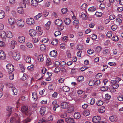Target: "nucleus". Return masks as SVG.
I'll return each instance as SVG.
<instances>
[{
	"label": "nucleus",
	"mask_w": 123,
	"mask_h": 123,
	"mask_svg": "<svg viewBox=\"0 0 123 123\" xmlns=\"http://www.w3.org/2000/svg\"><path fill=\"white\" fill-rule=\"evenodd\" d=\"M28 110V107L25 106H22L21 109V111L22 113L25 114H26Z\"/></svg>",
	"instance_id": "8"
},
{
	"label": "nucleus",
	"mask_w": 123,
	"mask_h": 123,
	"mask_svg": "<svg viewBox=\"0 0 123 123\" xmlns=\"http://www.w3.org/2000/svg\"><path fill=\"white\" fill-rule=\"evenodd\" d=\"M102 14V13L101 12H96L95 13V15L97 17H101Z\"/></svg>",
	"instance_id": "60"
},
{
	"label": "nucleus",
	"mask_w": 123,
	"mask_h": 123,
	"mask_svg": "<svg viewBox=\"0 0 123 123\" xmlns=\"http://www.w3.org/2000/svg\"><path fill=\"white\" fill-rule=\"evenodd\" d=\"M74 110V107L73 106L70 107L69 109L68 110V112L70 113L73 112Z\"/></svg>",
	"instance_id": "52"
},
{
	"label": "nucleus",
	"mask_w": 123,
	"mask_h": 123,
	"mask_svg": "<svg viewBox=\"0 0 123 123\" xmlns=\"http://www.w3.org/2000/svg\"><path fill=\"white\" fill-rule=\"evenodd\" d=\"M42 15V14L41 13H39L37 15L34 17V18L36 20H38Z\"/></svg>",
	"instance_id": "36"
},
{
	"label": "nucleus",
	"mask_w": 123,
	"mask_h": 123,
	"mask_svg": "<svg viewBox=\"0 0 123 123\" xmlns=\"http://www.w3.org/2000/svg\"><path fill=\"white\" fill-rule=\"evenodd\" d=\"M65 121L68 123H71L74 121V118L71 117H68L65 119Z\"/></svg>",
	"instance_id": "15"
},
{
	"label": "nucleus",
	"mask_w": 123,
	"mask_h": 123,
	"mask_svg": "<svg viewBox=\"0 0 123 123\" xmlns=\"http://www.w3.org/2000/svg\"><path fill=\"white\" fill-rule=\"evenodd\" d=\"M0 35L1 37L3 39V40L5 41L6 40V33L4 31H1L0 32Z\"/></svg>",
	"instance_id": "12"
},
{
	"label": "nucleus",
	"mask_w": 123,
	"mask_h": 123,
	"mask_svg": "<svg viewBox=\"0 0 123 123\" xmlns=\"http://www.w3.org/2000/svg\"><path fill=\"white\" fill-rule=\"evenodd\" d=\"M46 108L45 107H41L40 110V113L42 115H44L46 111Z\"/></svg>",
	"instance_id": "21"
},
{
	"label": "nucleus",
	"mask_w": 123,
	"mask_h": 123,
	"mask_svg": "<svg viewBox=\"0 0 123 123\" xmlns=\"http://www.w3.org/2000/svg\"><path fill=\"white\" fill-rule=\"evenodd\" d=\"M83 114L86 116H88L90 114V111L88 110H86L83 112Z\"/></svg>",
	"instance_id": "35"
},
{
	"label": "nucleus",
	"mask_w": 123,
	"mask_h": 123,
	"mask_svg": "<svg viewBox=\"0 0 123 123\" xmlns=\"http://www.w3.org/2000/svg\"><path fill=\"white\" fill-rule=\"evenodd\" d=\"M31 58L29 57H27L26 59V62L28 63H31Z\"/></svg>",
	"instance_id": "50"
},
{
	"label": "nucleus",
	"mask_w": 123,
	"mask_h": 123,
	"mask_svg": "<svg viewBox=\"0 0 123 123\" xmlns=\"http://www.w3.org/2000/svg\"><path fill=\"white\" fill-rule=\"evenodd\" d=\"M12 56L14 59L16 60H18L20 58V54L18 52H13Z\"/></svg>",
	"instance_id": "2"
},
{
	"label": "nucleus",
	"mask_w": 123,
	"mask_h": 123,
	"mask_svg": "<svg viewBox=\"0 0 123 123\" xmlns=\"http://www.w3.org/2000/svg\"><path fill=\"white\" fill-rule=\"evenodd\" d=\"M81 17L83 19L86 20L87 18V16L86 14L83 12H82L81 13Z\"/></svg>",
	"instance_id": "38"
},
{
	"label": "nucleus",
	"mask_w": 123,
	"mask_h": 123,
	"mask_svg": "<svg viewBox=\"0 0 123 123\" xmlns=\"http://www.w3.org/2000/svg\"><path fill=\"white\" fill-rule=\"evenodd\" d=\"M116 21L117 23H118L119 24H120L122 22L121 20L119 18H116Z\"/></svg>",
	"instance_id": "57"
},
{
	"label": "nucleus",
	"mask_w": 123,
	"mask_h": 123,
	"mask_svg": "<svg viewBox=\"0 0 123 123\" xmlns=\"http://www.w3.org/2000/svg\"><path fill=\"white\" fill-rule=\"evenodd\" d=\"M89 55L92 54L94 52V51L92 49L88 50L87 51Z\"/></svg>",
	"instance_id": "62"
},
{
	"label": "nucleus",
	"mask_w": 123,
	"mask_h": 123,
	"mask_svg": "<svg viewBox=\"0 0 123 123\" xmlns=\"http://www.w3.org/2000/svg\"><path fill=\"white\" fill-rule=\"evenodd\" d=\"M79 23V21L78 20H75L73 22V24L74 25L76 26V28L78 29L79 27L77 26Z\"/></svg>",
	"instance_id": "27"
},
{
	"label": "nucleus",
	"mask_w": 123,
	"mask_h": 123,
	"mask_svg": "<svg viewBox=\"0 0 123 123\" xmlns=\"http://www.w3.org/2000/svg\"><path fill=\"white\" fill-rule=\"evenodd\" d=\"M5 16V14L2 10H0V19L3 18Z\"/></svg>",
	"instance_id": "28"
},
{
	"label": "nucleus",
	"mask_w": 123,
	"mask_h": 123,
	"mask_svg": "<svg viewBox=\"0 0 123 123\" xmlns=\"http://www.w3.org/2000/svg\"><path fill=\"white\" fill-rule=\"evenodd\" d=\"M51 43L53 45H56L58 43V40L55 39H53L52 40Z\"/></svg>",
	"instance_id": "42"
},
{
	"label": "nucleus",
	"mask_w": 123,
	"mask_h": 123,
	"mask_svg": "<svg viewBox=\"0 0 123 123\" xmlns=\"http://www.w3.org/2000/svg\"><path fill=\"white\" fill-rule=\"evenodd\" d=\"M61 71V68L60 67H57L54 70L55 72L58 73Z\"/></svg>",
	"instance_id": "51"
},
{
	"label": "nucleus",
	"mask_w": 123,
	"mask_h": 123,
	"mask_svg": "<svg viewBox=\"0 0 123 123\" xmlns=\"http://www.w3.org/2000/svg\"><path fill=\"white\" fill-rule=\"evenodd\" d=\"M26 21L27 24L30 25H32L34 24V19L31 18H27L26 20Z\"/></svg>",
	"instance_id": "6"
},
{
	"label": "nucleus",
	"mask_w": 123,
	"mask_h": 123,
	"mask_svg": "<svg viewBox=\"0 0 123 123\" xmlns=\"http://www.w3.org/2000/svg\"><path fill=\"white\" fill-rule=\"evenodd\" d=\"M81 117L80 114L79 112H77L74 113V117L75 119H78Z\"/></svg>",
	"instance_id": "23"
},
{
	"label": "nucleus",
	"mask_w": 123,
	"mask_h": 123,
	"mask_svg": "<svg viewBox=\"0 0 123 123\" xmlns=\"http://www.w3.org/2000/svg\"><path fill=\"white\" fill-rule=\"evenodd\" d=\"M117 28V26L116 25H114L111 26V28L113 31H115Z\"/></svg>",
	"instance_id": "63"
},
{
	"label": "nucleus",
	"mask_w": 123,
	"mask_h": 123,
	"mask_svg": "<svg viewBox=\"0 0 123 123\" xmlns=\"http://www.w3.org/2000/svg\"><path fill=\"white\" fill-rule=\"evenodd\" d=\"M32 98H33L34 99L36 100L37 99V94L35 92H33L32 94Z\"/></svg>",
	"instance_id": "39"
},
{
	"label": "nucleus",
	"mask_w": 123,
	"mask_h": 123,
	"mask_svg": "<svg viewBox=\"0 0 123 123\" xmlns=\"http://www.w3.org/2000/svg\"><path fill=\"white\" fill-rule=\"evenodd\" d=\"M52 104L56 107H58L59 106V105L57 104V101L55 100L52 102Z\"/></svg>",
	"instance_id": "46"
},
{
	"label": "nucleus",
	"mask_w": 123,
	"mask_h": 123,
	"mask_svg": "<svg viewBox=\"0 0 123 123\" xmlns=\"http://www.w3.org/2000/svg\"><path fill=\"white\" fill-rule=\"evenodd\" d=\"M119 38L117 36H114L113 37V41H118Z\"/></svg>",
	"instance_id": "56"
},
{
	"label": "nucleus",
	"mask_w": 123,
	"mask_h": 123,
	"mask_svg": "<svg viewBox=\"0 0 123 123\" xmlns=\"http://www.w3.org/2000/svg\"><path fill=\"white\" fill-rule=\"evenodd\" d=\"M13 37L12 33L10 31H7L6 32V37L11 38Z\"/></svg>",
	"instance_id": "16"
},
{
	"label": "nucleus",
	"mask_w": 123,
	"mask_h": 123,
	"mask_svg": "<svg viewBox=\"0 0 123 123\" xmlns=\"http://www.w3.org/2000/svg\"><path fill=\"white\" fill-rule=\"evenodd\" d=\"M9 23L11 25H14L15 22V19L13 18H10L8 19Z\"/></svg>",
	"instance_id": "14"
},
{
	"label": "nucleus",
	"mask_w": 123,
	"mask_h": 123,
	"mask_svg": "<svg viewBox=\"0 0 123 123\" xmlns=\"http://www.w3.org/2000/svg\"><path fill=\"white\" fill-rule=\"evenodd\" d=\"M112 33L111 31H108L107 33L106 36L108 38L111 37L112 36Z\"/></svg>",
	"instance_id": "47"
},
{
	"label": "nucleus",
	"mask_w": 123,
	"mask_h": 123,
	"mask_svg": "<svg viewBox=\"0 0 123 123\" xmlns=\"http://www.w3.org/2000/svg\"><path fill=\"white\" fill-rule=\"evenodd\" d=\"M95 99L93 98H92L90 100V104L92 105L94 104L95 102Z\"/></svg>",
	"instance_id": "64"
},
{
	"label": "nucleus",
	"mask_w": 123,
	"mask_h": 123,
	"mask_svg": "<svg viewBox=\"0 0 123 123\" xmlns=\"http://www.w3.org/2000/svg\"><path fill=\"white\" fill-rule=\"evenodd\" d=\"M84 78L83 76H80L78 78L77 80L78 81L81 82L84 80Z\"/></svg>",
	"instance_id": "44"
},
{
	"label": "nucleus",
	"mask_w": 123,
	"mask_h": 123,
	"mask_svg": "<svg viewBox=\"0 0 123 123\" xmlns=\"http://www.w3.org/2000/svg\"><path fill=\"white\" fill-rule=\"evenodd\" d=\"M46 63L47 65H49L52 64V62L51 61L50 59L49 58L47 59Z\"/></svg>",
	"instance_id": "45"
},
{
	"label": "nucleus",
	"mask_w": 123,
	"mask_h": 123,
	"mask_svg": "<svg viewBox=\"0 0 123 123\" xmlns=\"http://www.w3.org/2000/svg\"><path fill=\"white\" fill-rule=\"evenodd\" d=\"M103 102L101 100H99L96 102L97 105L98 106H101L103 104Z\"/></svg>",
	"instance_id": "41"
},
{
	"label": "nucleus",
	"mask_w": 123,
	"mask_h": 123,
	"mask_svg": "<svg viewBox=\"0 0 123 123\" xmlns=\"http://www.w3.org/2000/svg\"><path fill=\"white\" fill-rule=\"evenodd\" d=\"M57 52L56 51L54 50L50 52V55L52 57H55L57 55Z\"/></svg>",
	"instance_id": "11"
},
{
	"label": "nucleus",
	"mask_w": 123,
	"mask_h": 123,
	"mask_svg": "<svg viewBox=\"0 0 123 123\" xmlns=\"http://www.w3.org/2000/svg\"><path fill=\"white\" fill-rule=\"evenodd\" d=\"M31 120L29 118H27L23 121V123H27L30 122Z\"/></svg>",
	"instance_id": "59"
},
{
	"label": "nucleus",
	"mask_w": 123,
	"mask_h": 123,
	"mask_svg": "<svg viewBox=\"0 0 123 123\" xmlns=\"http://www.w3.org/2000/svg\"><path fill=\"white\" fill-rule=\"evenodd\" d=\"M12 108V107H10L7 108L6 109V110L7 111V112L8 113L7 115L8 116V117L10 116L11 114V113Z\"/></svg>",
	"instance_id": "29"
},
{
	"label": "nucleus",
	"mask_w": 123,
	"mask_h": 123,
	"mask_svg": "<svg viewBox=\"0 0 123 123\" xmlns=\"http://www.w3.org/2000/svg\"><path fill=\"white\" fill-rule=\"evenodd\" d=\"M92 120L94 123L99 122L101 120V118L99 116H95L93 117Z\"/></svg>",
	"instance_id": "5"
},
{
	"label": "nucleus",
	"mask_w": 123,
	"mask_h": 123,
	"mask_svg": "<svg viewBox=\"0 0 123 123\" xmlns=\"http://www.w3.org/2000/svg\"><path fill=\"white\" fill-rule=\"evenodd\" d=\"M105 110V108L103 106H102L100 107L98 111L99 113H103L104 112Z\"/></svg>",
	"instance_id": "30"
},
{
	"label": "nucleus",
	"mask_w": 123,
	"mask_h": 123,
	"mask_svg": "<svg viewBox=\"0 0 123 123\" xmlns=\"http://www.w3.org/2000/svg\"><path fill=\"white\" fill-rule=\"evenodd\" d=\"M110 120L112 122L116 121L117 120V118L116 116H111L109 117Z\"/></svg>",
	"instance_id": "20"
},
{
	"label": "nucleus",
	"mask_w": 123,
	"mask_h": 123,
	"mask_svg": "<svg viewBox=\"0 0 123 123\" xmlns=\"http://www.w3.org/2000/svg\"><path fill=\"white\" fill-rule=\"evenodd\" d=\"M63 89L64 91L66 92L69 91L70 90V88L66 86H64L63 87Z\"/></svg>",
	"instance_id": "31"
},
{
	"label": "nucleus",
	"mask_w": 123,
	"mask_h": 123,
	"mask_svg": "<svg viewBox=\"0 0 123 123\" xmlns=\"http://www.w3.org/2000/svg\"><path fill=\"white\" fill-rule=\"evenodd\" d=\"M26 4L23 1L21 2L20 3V5L21 6V7L23 8H25L26 7Z\"/></svg>",
	"instance_id": "40"
},
{
	"label": "nucleus",
	"mask_w": 123,
	"mask_h": 123,
	"mask_svg": "<svg viewBox=\"0 0 123 123\" xmlns=\"http://www.w3.org/2000/svg\"><path fill=\"white\" fill-rule=\"evenodd\" d=\"M26 46L28 48H31L33 47L32 44L30 42H27L26 44Z\"/></svg>",
	"instance_id": "43"
},
{
	"label": "nucleus",
	"mask_w": 123,
	"mask_h": 123,
	"mask_svg": "<svg viewBox=\"0 0 123 123\" xmlns=\"http://www.w3.org/2000/svg\"><path fill=\"white\" fill-rule=\"evenodd\" d=\"M34 68V66L33 65H31L27 67V69L30 71L33 70Z\"/></svg>",
	"instance_id": "53"
},
{
	"label": "nucleus",
	"mask_w": 123,
	"mask_h": 123,
	"mask_svg": "<svg viewBox=\"0 0 123 123\" xmlns=\"http://www.w3.org/2000/svg\"><path fill=\"white\" fill-rule=\"evenodd\" d=\"M23 8L21 7H18L17 9L18 12L19 14H23L24 13V10Z\"/></svg>",
	"instance_id": "24"
},
{
	"label": "nucleus",
	"mask_w": 123,
	"mask_h": 123,
	"mask_svg": "<svg viewBox=\"0 0 123 123\" xmlns=\"http://www.w3.org/2000/svg\"><path fill=\"white\" fill-rule=\"evenodd\" d=\"M61 107L63 109H66L69 107V105L67 103L64 102L62 103L61 104Z\"/></svg>",
	"instance_id": "18"
},
{
	"label": "nucleus",
	"mask_w": 123,
	"mask_h": 123,
	"mask_svg": "<svg viewBox=\"0 0 123 123\" xmlns=\"http://www.w3.org/2000/svg\"><path fill=\"white\" fill-rule=\"evenodd\" d=\"M38 59L40 62H42L44 60L43 55L41 54L39 55L38 57Z\"/></svg>",
	"instance_id": "25"
},
{
	"label": "nucleus",
	"mask_w": 123,
	"mask_h": 123,
	"mask_svg": "<svg viewBox=\"0 0 123 123\" xmlns=\"http://www.w3.org/2000/svg\"><path fill=\"white\" fill-rule=\"evenodd\" d=\"M87 6V4L86 3H84L82 5L81 8L82 10H85L86 9Z\"/></svg>",
	"instance_id": "33"
},
{
	"label": "nucleus",
	"mask_w": 123,
	"mask_h": 123,
	"mask_svg": "<svg viewBox=\"0 0 123 123\" xmlns=\"http://www.w3.org/2000/svg\"><path fill=\"white\" fill-rule=\"evenodd\" d=\"M9 79L11 80H12L14 78V75L13 73H9Z\"/></svg>",
	"instance_id": "49"
},
{
	"label": "nucleus",
	"mask_w": 123,
	"mask_h": 123,
	"mask_svg": "<svg viewBox=\"0 0 123 123\" xmlns=\"http://www.w3.org/2000/svg\"><path fill=\"white\" fill-rule=\"evenodd\" d=\"M12 90L13 92V95H16L17 94V90L14 87H11Z\"/></svg>",
	"instance_id": "22"
},
{
	"label": "nucleus",
	"mask_w": 123,
	"mask_h": 123,
	"mask_svg": "<svg viewBox=\"0 0 123 123\" xmlns=\"http://www.w3.org/2000/svg\"><path fill=\"white\" fill-rule=\"evenodd\" d=\"M6 58V55L4 51L0 50V58L2 60H4Z\"/></svg>",
	"instance_id": "10"
},
{
	"label": "nucleus",
	"mask_w": 123,
	"mask_h": 123,
	"mask_svg": "<svg viewBox=\"0 0 123 123\" xmlns=\"http://www.w3.org/2000/svg\"><path fill=\"white\" fill-rule=\"evenodd\" d=\"M27 76L26 74H24L21 79L23 80H25L27 78Z\"/></svg>",
	"instance_id": "48"
},
{
	"label": "nucleus",
	"mask_w": 123,
	"mask_h": 123,
	"mask_svg": "<svg viewBox=\"0 0 123 123\" xmlns=\"http://www.w3.org/2000/svg\"><path fill=\"white\" fill-rule=\"evenodd\" d=\"M16 23L17 25L19 27L22 28L25 25L24 21L21 19H18L16 21Z\"/></svg>",
	"instance_id": "1"
},
{
	"label": "nucleus",
	"mask_w": 123,
	"mask_h": 123,
	"mask_svg": "<svg viewBox=\"0 0 123 123\" xmlns=\"http://www.w3.org/2000/svg\"><path fill=\"white\" fill-rule=\"evenodd\" d=\"M64 22L66 25H68L70 23V19L68 18H66L64 20Z\"/></svg>",
	"instance_id": "34"
},
{
	"label": "nucleus",
	"mask_w": 123,
	"mask_h": 123,
	"mask_svg": "<svg viewBox=\"0 0 123 123\" xmlns=\"http://www.w3.org/2000/svg\"><path fill=\"white\" fill-rule=\"evenodd\" d=\"M38 2L36 0H32L31 1V5L34 6H36L38 5Z\"/></svg>",
	"instance_id": "26"
},
{
	"label": "nucleus",
	"mask_w": 123,
	"mask_h": 123,
	"mask_svg": "<svg viewBox=\"0 0 123 123\" xmlns=\"http://www.w3.org/2000/svg\"><path fill=\"white\" fill-rule=\"evenodd\" d=\"M18 40L19 42L21 43H24L25 41V37L23 36H19L18 37Z\"/></svg>",
	"instance_id": "9"
},
{
	"label": "nucleus",
	"mask_w": 123,
	"mask_h": 123,
	"mask_svg": "<svg viewBox=\"0 0 123 123\" xmlns=\"http://www.w3.org/2000/svg\"><path fill=\"white\" fill-rule=\"evenodd\" d=\"M67 116V114L65 112H63L60 115L61 117L64 118L66 117Z\"/></svg>",
	"instance_id": "54"
},
{
	"label": "nucleus",
	"mask_w": 123,
	"mask_h": 123,
	"mask_svg": "<svg viewBox=\"0 0 123 123\" xmlns=\"http://www.w3.org/2000/svg\"><path fill=\"white\" fill-rule=\"evenodd\" d=\"M20 121L19 120L16 119L15 117H12L10 119V122L11 123H19Z\"/></svg>",
	"instance_id": "13"
},
{
	"label": "nucleus",
	"mask_w": 123,
	"mask_h": 123,
	"mask_svg": "<svg viewBox=\"0 0 123 123\" xmlns=\"http://www.w3.org/2000/svg\"><path fill=\"white\" fill-rule=\"evenodd\" d=\"M118 99L120 101H122L123 100V96L120 95L118 97Z\"/></svg>",
	"instance_id": "58"
},
{
	"label": "nucleus",
	"mask_w": 123,
	"mask_h": 123,
	"mask_svg": "<svg viewBox=\"0 0 123 123\" xmlns=\"http://www.w3.org/2000/svg\"><path fill=\"white\" fill-rule=\"evenodd\" d=\"M51 23V22L50 21H49L48 22L45 24V28L48 30L50 28V26Z\"/></svg>",
	"instance_id": "32"
},
{
	"label": "nucleus",
	"mask_w": 123,
	"mask_h": 123,
	"mask_svg": "<svg viewBox=\"0 0 123 123\" xmlns=\"http://www.w3.org/2000/svg\"><path fill=\"white\" fill-rule=\"evenodd\" d=\"M20 49L23 51H25L26 49V47L25 46L23 45H21L20 46Z\"/></svg>",
	"instance_id": "61"
},
{
	"label": "nucleus",
	"mask_w": 123,
	"mask_h": 123,
	"mask_svg": "<svg viewBox=\"0 0 123 123\" xmlns=\"http://www.w3.org/2000/svg\"><path fill=\"white\" fill-rule=\"evenodd\" d=\"M56 25L58 26H60L62 23V21L60 19H58L55 20V22Z\"/></svg>",
	"instance_id": "17"
},
{
	"label": "nucleus",
	"mask_w": 123,
	"mask_h": 123,
	"mask_svg": "<svg viewBox=\"0 0 123 123\" xmlns=\"http://www.w3.org/2000/svg\"><path fill=\"white\" fill-rule=\"evenodd\" d=\"M67 8H63L61 10V11L62 12V13L63 14H65L67 12Z\"/></svg>",
	"instance_id": "55"
},
{
	"label": "nucleus",
	"mask_w": 123,
	"mask_h": 123,
	"mask_svg": "<svg viewBox=\"0 0 123 123\" xmlns=\"http://www.w3.org/2000/svg\"><path fill=\"white\" fill-rule=\"evenodd\" d=\"M29 33L30 36L32 37H34L36 35L37 32L35 30L32 29L30 30H29Z\"/></svg>",
	"instance_id": "7"
},
{
	"label": "nucleus",
	"mask_w": 123,
	"mask_h": 123,
	"mask_svg": "<svg viewBox=\"0 0 123 123\" xmlns=\"http://www.w3.org/2000/svg\"><path fill=\"white\" fill-rule=\"evenodd\" d=\"M111 86L114 89H117L119 86V85L115 81L111 80Z\"/></svg>",
	"instance_id": "4"
},
{
	"label": "nucleus",
	"mask_w": 123,
	"mask_h": 123,
	"mask_svg": "<svg viewBox=\"0 0 123 123\" xmlns=\"http://www.w3.org/2000/svg\"><path fill=\"white\" fill-rule=\"evenodd\" d=\"M17 42L14 40L12 41L11 42L10 47L11 49H12L14 48L15 47V45L16 44Z\"/></svg>",
	"instance_id": "19"
},
{
	"label": "nucleus",
	"mask_w": 123,
	"mask_h": 123,
	"mask_svg": "<svg viewBox=\"0 0 123 123\" xmlns=\"http://www.w3.org/2000/svg\"><path fill=\"white\" fill-rule=\"evenodd\" d=\"M88 10L89 11L91 12H92L96 10V8L94 6H92L90 7Z\"/></svg>",
	"instance_id": "37"
},
{
	"label": "nucleus",
	"mask_w": 123,
	"mask_h": 123,
	"mask_svg": "<svg viewBox=\"0 0 123 123\" xmlns=\"http://www.w3.org/2000/svg\"><path fill=\"white\" fill-rule=\"evenodd\" d=\"M6 68L9 73H13L14 70V66L10 64H7L6 66Z\"/></svg>",
	"instance_id": "3"
}]
</instances>
